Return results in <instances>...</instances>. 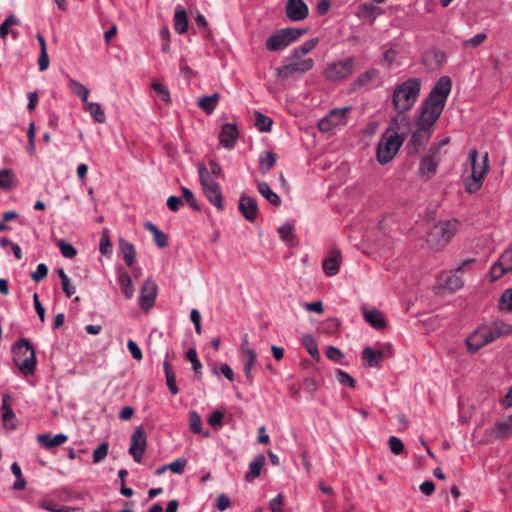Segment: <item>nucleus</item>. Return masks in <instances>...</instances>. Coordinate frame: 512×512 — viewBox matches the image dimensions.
<instances>
[{
  "mask_svg": "<svg viewBox=\"0 0 512 512\" xmlns=\"http://www.w3.org/2000/svg\"><path fill=\"white\" fill-rule=\"evenodd\" d=\"M452 81L448 76L438 79L428 97L421 105V113L417 119V126L433 130L434 124L439 119L447 98L451 92Z\"/></svg>",
  "mask_w": 512,
  "mask_h": 512,
  "instance_id": "f257e3e1",
  "label": "nucleus"
},
{
  "mask_svg": "<svg viewBox=\"0 0 512 512\" xmlns=\"http://www.w3.org/2000/svg\"><path fill=\"white\" fill-rule=\"evenodd\" d=\"M421 81L419 78H409L396 85L391 94V104L398 114H404L412 109L420 95Z\"/></svg>",
  "mask_w": 512,
  "mask_h": 512,
  "instance_id": "f03ea898",
  "label": "nucleus"
},
{
  "mask_svg": "<svg viewBox=\"0 0 512 512\" xmlns=\"http://www.w3.org/2000/svg\"><path fill=\"white\" fill-rule=\"evenodd\" d=\"M469 175L464 178L465 189L468 193L477 192L483 184L485 175L488 172V153L479 159L478 151L474 148L468 154Z\"/></svg>",
  "mask_w": 512,
  "mask_h": 512,
  "instance_id": "7ed1b4c3",
  "label": "nucleus"
},
{
  "mask_svg": "<svg viewBox=\"0 0 512 512\" xmlns=\"http://www.w3.org/2000/svg\"><path fill=\"white\" fill-rule=\"evenodd\" d=\"M13 361L24 376L32 375L36 369V353L27 339H21L12 347Z\"/></svg>",
  "mask_w": 512,
  "mask_h": 512,
  "instance_id": "20e7f679",
  "label": "nucleus"
},
{
  "mask_svg": "<svg viewBox=\"0 0 512 512\" xmlns=\"http://www.w3.org/2000/svg\"><path fill=\"white\" fill-rule=\"evenodd\" d=\"M314 67V60L312 58H305L301 55H294L292 51L288 57L285 58L281 67L276 69V77L285 81L295 75L304 74Z\"/></svg>",
  "mask_w": 512,
  "mask_h": 512,
  "instance_id": "39448f33",
  "label": "nucleus"
},
{
  "mask_svg": "<svg viewBox=\"0 0 512 512\" xmlns=\"http://www.w3.org/2000/svg\"><path fill=\"white\" fill-rule=\"evenodd\" d=\"M403 144V139L393 130L386 131L380 138L376 150L377 161L384 165L389 163Z\"/></svg>",
  "mask_w": 512,
  "mask_h": 512,
  "instance_id": "423d86ee",
  "label": "nucleus"
},
{
  "mask_svg": "<svg viewBox=\"0 0 512 512\" xmlns=\"http://www.w3.org/2000/svg\"><path fill=\"white\" fill-rule=\"evenodd\" d=\"M352 106H344L330 110L318 123V128L322 132H336L348 124L349 114Z\"/></svg>",
  "mask_w": 512,
  "mask_h": 512,
  "instance_id": "0eeeda50",
  "label": "nucleus"
},
{
  "mask_svg": "<svg viewBox=\"0 0 512 512\" xmlns=\"http://www.w3.org/2000/svg\"><path fill=\"white\" fill-rule=\"evenodd\" d=\"M198 174L202 190L208 201L219 211L224 209L223 196L219 184L208 174L207 168L203 164L198 165Z\"/></svg>",
  "mask_w": 512,
  "mask_h": 512,
  "instance_id": "6e6552de",
  "label": "nucleus"
},
{
  "mask_svg": "<svg viewBox=\"0 0 512 512\" xmlns=\"http://www.w3.org/2000/svg\"><path fill=\"white\" fill-rule=\"evenodd\" d=\"M458 225L459 223L455 219L439 222L427 234V242L436 247L445 246L456 234Z\"/></svg>",
  "mask_w": 512,
  "mask_h": 512,
  "instance_id": "1a4fd4ad",
  "label": "nucleus"
},
{
  "mask_svg": "<svg viewBox=\"0 0 512 512\" xmlns=\"http://www.w3.org/2000/svg\"><path fill=\"white\" fill-rule=\"evenodd\" d=\"M356 60L349 56L345 59L328 62L323 70L324 77L331 82L345 80L355 70Z\"/></svg>",
  "mask_w": 512,
  "mask_h": 512,
  "instance_id": "9d476101",
  "label": "nucleus"
},
{
  "mask_svg": "<svg viewBox=\"0 0 512 512\" xmlns=\"http://www.w3.org/2000/svg\"><path fill=\"white\" fill-rule=\"evenodd\" d=\"M509 272H512V243L501 253L498 260L491 266V280L496 281Z\"/></svg>",
  "mask_w": 512,
  "mask_h": 512,
  "instance_id": "9b49d317",
  "label": "nucleus"
},
{
  "mask_svg": "<svg viewBox=\"0 0 512 512\" xmlns=\"http://www.w3.org/2000/svg\"><path fill=\"white\" fill-rule=\"evenodd\" d=\"M147 447V435L143 427H137L131 435L129 453L137 463L142 461Z\"/></svg>",
  "mask_w": 512,
  "mask_h": 512,
  "instance_id": "f8f14e48",
  "label": "nucleus"
},
{
  "mask_svg": "<svg viewBox=\"0 0 512 512\" xmlns=\"http://www.w3.org/2000/svg\"><path fill=\"white\" fill-rule=\"evenodd\" d=\"M440 162L439 147H430L428 154L424 156L419 165V175L430 178L437 171Z\"/></svg>",
  "mask_w": 512,
  "mask_h": 512,
  "instance_id": "ddd939ff",
  "label": "nucleus"
},
{
  "mask_svg": "<svg viewBox=\"0 0 512 512\" xmlns=\"http://www.w3.org/2000/svg\"><path fill=\"white\" fill-rule=\"evenodd\" d=\"M157 295V285L155 281L151 279H147L142 286L140 296H139V305L141 309L148 311L154 305L155 299Z\"/></svg>",
  "mask_w": 512,
  "mask_h": 512,
  "instance_id": "4468645a",
  "label": "nucleus"
},
{
  "mask_svg": "<svg viewBox=\"0 0 512 512\" xmlns=\"http://www.w3.org/2000/svg\"><path fill=\"white\" fill-rule=\"evenodd\" d=\"M285 14L291 21H302L308 17L309 9L303 0H287Z\"/></svg>",
  "mask_w": 512,
  "mask_h": 512,
  "instance_id": "2eb2a0df",
  "label": "nucleus"
},
{
  "mask_svg": "<svg viewBox=\"0 0 512 512\" xmlns=\"http://www.w3.org/2000/svg\"><path fill=\"white\" fill-rule=\"evenodd\" d=\"M489 343H491V340L484 325H481L466 339V345L470 353H475Z\"/></svg>",
  "mask_w": 512,
  "mask_h": 512,
  "instance_id": "dca6fc26",
  "label": "nucleus"
},
{
  "mask_svg": "<svg viewBox=\"0 0 512 512\" xmlns=\"http://www.w3.org/2000/svg\"><path fill=\"white\" fill-rule=\"evenodd\" d=\"M473 261H474V259L465 260L461 264V266H459V267H457L455 269L454 273L449 274V275L446 276V278L443 280L441 286L445 290H447V291H449L451 293L460 290L464 286V281H463L462 277L459 276L457 273L462 271L466 266L471 264Z\"/></svg>",
  "mask_w": 512,
  "mask_h": 512,
  "instance_id": "f3484780",
  "label": "nucleus"
},
{
  "mask_svg": "<svg viewBox=\"0 0 512 512\" xmlns=\"http://www.w3.org/2000/svg\"><path fill=\"white\" fill-rule=\"evenodd\" d=\"M483 325L486 328V331L491 342L495 341L500 337L508 336L512 333V325L502 320H495L493 322L486 323Z\"/></svg>",
  "mask_w": 512,
  "mask_h": 512,
  "instance_id": "a211bd4d",
  "label": "nucleus"
},
{
  "mask_svg": "<svg viewBox=\"0 0 512 512\" xmlns=\"http://www.w3.org/2000/svg\"><path fill=\"white\" fill-rule=\"evenodd\" d=\"M239 210L247 221H255L258 214L257 200L247 195H241L239 199Z\"/></svg>",
  "mask_w": 512,
  "mask_h": 512,
  "instance_id": "6ab92c4d",
  "label": "nucleus"
},
{
  "mask_svg": "<svg viewBox=\"0 0 512 512\" xmlns=\"http://www.w3.org/2000/svg\"><path fill=\"white\" fill-rule=\"evenodd\" d=\"M342 262V254L338 249H333L329 255L323 260L322 268L324 273L329 276H335L340 270Z\"/></svg>",
  "mask_w": 512,
  "mask_h": 512,
  "instance_id": "aec40b11",
  "label": "nucleus"
},
{
  "mask_svg": "<svg viewBox=\"0 0 512 512\" xmlns=\"http://www.w3.org/2000/svg\"><path fill=\"white\" fill-rule=\"evenodd\" d=\"M238 134V129L235 124H224L219 134V141L225 148L232 149L236 144Z\"/></svg>",
  "mask_w": 512,
  "mask_h": 512,
  "instance_id": "412c9836",
  "label": "nucleus"
},
{
  "mask_svg": "<svg viewBox=\"0 0 512 512\" xmlns=\"http://www.w3.org/2000/svg\"><path fill=\"white\" fill-rule=\"evenodd\" d=\"M379 70L370 68L365 72L361 73L352 83V89L354 91L363 88H370L372 84L378 79Z\"/></svg>",
  "mask_w": 512,
  "mask_h": 512,
  "instance_id": "4be33fe9",
  "label": "nucleus"
},
{
  "mask_svg": "<svg viewBox=\"0 0 512 512\" xmlns=\"http://www.w3.org/2000/svg\"><path fill=\"white\" fill-rule=\"evenodd\" d=\"M362 315L364 320L377 330L386 327V321L381 311L376 308L362 307Z\"/></svg>",
  "mask_w": 512,
  "mask_h": 512,
  "instance_id": "5701e85b",
  "label": "nucleus"
},
{
  "mask_svg": "<svg viewBox=\"0 0 512 512\" xmlns=\"http://www.w3.org/2000/svg\"><path fill=\"white\" fill-rule=\"evenodd\" d=\"M68 439L65 434H56L54 436L50 434H39L37 435V441L46 449H50L56 446H60Z\"/></svg>",
  "mask_w": 512,
  "mask_h": 512,
  "instance_id": "b1692460",
  "label": "nucleus"
},
{
  "mask_svg": "<svg viewBox=\"0 0 512 512\" xmlns=\"http://www.w3.org/2000/svg\"><path fill=\"white\" fill-rule=\"evenodd\" d=\"M288 46L289 43L281 30L273 33L266 41V48L273 52L283 50Z\"/></svg>",
  "mask_w": 512,
  "mask_h": 512,
  "instance_id": "393cba45",
  "label": "nucleus"
},
{
  "mask_svg": "<svg viewBox=\"0 0 512 512\" xmlns=\"http://www.w3.org/2000/svg\"><path fill=\"white\" fill-rule=\"evenodd\" d=\"M432 133H433V130H430L425 127L417 126L416 131L413 132V134H412L409 145H413L415 147V150L418 151V149L421 146H423L425 143L428 142Z\"/></svg>",
  "mask_w": 512,
  "mask_h": 512,
  "instance_id": "a878e982",
  "label": "nucleus"
},
{
  "mask_svg": "<svg viewBox=\"0 0 512 512\" xmlns=\"http://www.w3.org/2000/svg\"><path fill=\"white\" fill-rule=\"evenodd\" d=\"M264 464L265 456L263 454L256 455L249 464V472L246 473L245 480L251 482L259 477Z\"/></svg>",
  "mask_w": 512,
  "mask_h": 512,
  "instance_id": "bb28decb",
  "label": "nucleus"
},
{
  "mask_svg": "<svg viewBox=\"0 0 512 512\" xmlns=\"http://www.w3.org/2000/svg\"><path fill=\"white\" fill-rule=\"evenodd\" d=\"M117 280L122 294L126 299H131L134 295V287L130 275L127 272L119 271Z\"/></svg>",
  "mask_w": 512,
  "mask_h": 512,
  "instance_id": "cd10ccee",
  "label": "nucleus"
},
{
  "mask_svg": "<svg viewBox=\"0 0 512 512\" xmlns=\"http://www.w3.org/2000/svg\"><path fill=\"white\" fill-rule=\"evenodd\" d=\"M362 359L368 367H379L383 360V352H378V350L367 346L362 351Z\"/></svg>",
  "mask_w": 512,
  "mask_h": 512,
  "instance_id": "c85d7f7f",
  "label": "nucleus"
},
{
  "mask_svg": "<svg viewBox=\"0 0 512 512\" xmlns=\"http://www.w3.org/2000/svg\"><path fill=\"white\" fill-rule=\"evenodd\" d=\"M257 188L259 193L273 206L278 207L281 204V199L266 182H258Z\"/></svg>",
  "mask_w": 512,
  "mask_h": 512,
  "instance_id": "c756f323",
  "label": "nucleus"
},
{
  "mask_svg": "<svg viewBox=\"0 0 512 512\" xmlns=\"http://www.w3.org/2000/svg\"><path fill=\"white\" fill-rule=\"evenodd\" d=\"M1 411L2 419L5 422V425L10 424L16 419V415L12 409V397L9 394H4L2 396Z\"/></svg>",
  "mask_w": 512,
  "mask_h": 512,
  "instance_id": "7c9ffc66",
  "label": "nucleus"
},
{
  "mask_svg": "<svg viewBox=\"0 0 512 512\" xmlns=\"http://www.w3.org/2000/svg\"><path fill=\"white\" fill-rule=\"evenodd\" d=\"M277 160V154L271 151L262 152L259 155V170L266 174L268 173L273 166L275 165Z\"/></svg>",
  "mask_w": 512,
  "mask_h": 512,
  "instance_id": "2f4dec72",
  "label": "nucleus"
},
{
  "mask_svg": "<svg viewBox=\"0 0 512 512\" xmlns=\"http://www.w3.org/2000/svg\"><path fill=\"white\" fill-rule=\"evenodd\" d=\"M492 433L496 439L509 437L512 434V416L507 421L495 423Z\"/></svg>",
  "mask_w": 512,
  "mask_h": 512,
  "instance_id": "473e14b6",
  "label": "nucleus"
},
{
  "mask_svg": "<svg viewBox=\"0 0 512 512\" xmlns=\"http://www.w3.org/2000/svg\"><path fill=\"white\" fill-rule=\"evenodd\" d=\"M174 28L178 34H185L188 31V16L183 8H179L174 14Z\"/></svg>",
  "mask_w": 512,
  "mask_h": 512,
  "instance_id": "72a5a7b5",
  "label": "nucleus"
},
{
  "mask_svg": "<svg viewBox=\"0 0 512 512\" xmlns=\"http://www.w3.org/2000/svg\"><path fill=\"white\" fill-rule=\"evenodd\" d=\"M119 248L123 255L125 264L129 267L132 266L136 258V251L134 245L130 242L121 239L119 242Z\"/></svg>",
  "mask_w": 512,
  "mask_h": 512,
  "instance_id": "f704fd0d",
  "label": "nucleus"
},
{
  "mask_svg": "<svg viewBox=\"0 0 512 512\" xmlns=\"http://www.w3.org/2000/svg\"><path fill=\"white\" fill-rule=\"evenodd\" d=\"M144 227L147 231L152 233L154 242L159 248H164L168 244V237L167 235L160 231L156 225H154L152 222L148 221L144 224Z\"/></svg>",
  "mask_w": 512,
  "mask_h": 512,
  "instance_id": "c9c22d12",
  "label": "nucleus"
},
{
  "mask_svg": "<svg viewBox=\"0 0 512 512\" xmlns=\"http://www.w3.org/2000/svg\"><path fill=\"white\" fill-rule=\"evenodd\" d=\"M68 78V87L70 88L71 92L75 94L77 97H79L83 102H87L89 97V89L86 88L82 83H80L77 80H74L67 76Z\"/></svg>",
  "mask_w": 512,
  "mask_h": 512,
  "instance_id": "e433bc0d",
  "label": "nucleus"
},
{
  "mask_svg": "<svg viewBox=\"0 0 512 512\" xmlns=\"http://www.w3.org/2000/svg\"><path fill=\"white\" fill-rule=\"evenodd\" d=\"M218 100L219 96L217 93L204 96L198 99V106L207 114H211L215 110Z\"/></svg>",
  "mask_w": 512,
  "mask_h": 512,
  "instance_id": "4c0bfd02",
  "label": "nucleus"
},
{
  "mask_svg": "<svg viewBox=\"0 0 512 512\" xmlns=\"http://www.w3.org/2000/svg\"><path fill=\"white\" fill-rule=\"evenodd\" d=\"M86 110L89 112L90 116L97 123H105L106 115L101 107V105L97 102H86Z\"/></svg>",
  "mask_w": 512,
  "mask_h": 512,
  "instance_id": "58836bf2",
  "label": "nucleus"
},
{
  "mask_svg": "<svg viewBox=\"0 0 512 512\" xmlns=\"http://www.w3.org/2000/svg\"><path fill=\"white\" fill-rule=\"evenodd\" d=\"M278 233L281 240H283L290 246L294 245L295 233L293 225L289 223L283 224L282 226L279 227Z\"/></svg>",
  "mask_w": 512,
  "mask_h": 512,
  "instance_id": "ea45409f",
  "label": "nucleus"
},
{
  "mask_svg": "<svg viewBox=\"0 0 512 512\" xmlns=\"http://www.w3.org/2000/svg\"><path fill=\"white\" fill-rule=\"evenodd\" d=\"M11 472L16 477V481L13 484V489L16 491H22L26 488V480L23 478L21 468L17 462H13L11 465Z\"/></svg>",
  "mask_w": 512,
  "mask_h": 512,
  "instance_id": "a19ab883",
  "label": "nucleus"
},
{
  "mask_svg": "<svg viewBox=\"0 0 512 512\" xmlns=\"http://www.w3.org/2000/svg\"><path fill=\"white\" fill-rule=\"evenodd\" d=\"M255 117V125L259 131L269 132L271 130L273 121L269 116H266L261 112H256Z\"/></svg>",
  "mask_w": 512,
  "mask_h": 512,
  "instance_id": "79ce46f5",
  "label": "nucleus"
},
{
  "mask_svg": "<svg viewBox=\"0 0 512 512\" xmlns=\"http://www.w3.org/2000/svg\"><path fill=\"white\" fill-rule=\"evenodd\" d=\"M498 308L502 312H512V288L506 289L498 302Z\"/></svg>",
  "mask_w": 512,
  "mask_h": 512,
  "instance_id": "37998d69",
  "label": "nucleus"
},
{
  "mask_svg": "<svg viewBox=\"0 0 512 512\" xmlns=\"http://www.w3.org/2000/svg\"><path fill=\"white\" fill-rule=\"evenodd\" d=\"M301 342L305 349L307 350V352L310 354V356H312L313 358L319 356L318 346L312 335H303Z\"/></svg>",
  "mask_w": 512,
  "mask_h": 512,
  "instance_id": "c03bdc74",
  "label": "nucleus"
},
{
  "mask_svg": "<svg viewBox=\"0 0 512 512\" xmlns=\"http://www.w3.org/2000/svg\"><path fill=\"white\" fill-rule=\"evenodd\" d=\"M58 275L61 279L63 292L65 293L67 298H70L76 291L75 286L70 283L67 274L62 268L58 270Z\"/></svg>",
  "mask_w": 512,
  "mask_h": 512,
  "instance_id": "a18cd8bd",
  "label": "nucleus"
},
{
  "mask_svg": "<svg viewBox=\"0 0 512 512\" xmlns=\"http://www.w3.org/2000/svg\"><path fill=\"white\" fill-rule=\"evenodd\" d=\"M99 250L103 255L112 253V243L109 236V230L104 228L99 243Z\"/></svg>",
  "mask_w": 512,
  "mask_h": 512,
  "instance_id": "49530a36",
  "label": "nucleus"
},
{
  "mask_svg": "<svg viewBox=\"0 0 512 512\" xmlns=\"http://www.w3.org/2000/svg\"><path fill=\"white\" fill-rule=\"evenodd\" d=\"M186 358L191 362L194 372L200 377L202 375V364L197 356L195 348H189L186 352Z\"/></svg>",
  "mask_w": 512,
  "mask_h": 512,
  "instance_id": "de8ad7c7",
  "label": "nucleus"
},
{
  "mask_svg": "<svg viewBox=\"0 0 512 512\" xmlns=\"http://www.w3.org/2000/svg\"><path fill=\"white\" fill-rule=\"evenodd\" d=\"M280 30L284 34L289 45L292 44L293 42H295L296 40H298L307 31L306 29H299V28H283Z\"/></svg>",
  "mask_w": 512,
  "mask_h": 512,
  "instance_id": "09e8293b",
  "label": "nucleus"
},
{
  "mask_svg": "<svg viewBox=\"0 0 512 512\" xmlns=\"http://www.w3.org/2000/svg\"><path fill=\"white\" fill-rule=\"evenodd\" d=\"M318 43L317 38H313L310 40L305 41L302 45L299 47L293 49L294 55L297 56L298 54L305 57L310 51H312Z\"/></svg>",
  "mask_w": 512,
  "mask_h": 512,
  "instance_id": "8fccbe9b",
  "label": "nucleus"
},
{
  "mask_svg": "<svg viewBox=\"0 0 512 512\" xmlns=\"http://www.w3.org/2000/svg\"><path fill=\"white\" fill-rule=\"evenodd\" d=\"M152 89L157 93L161 100L167 104L171 103V96L168 88L160 82L154 81L151 85Z\"/></svg>",
  "mask_w": 512,
  "mask_h": 512,
  "instance_id": "3c124183",
  "label": "nucleus"
},
{
  "mask_svg": "<svg viewBox=\"0 0 512 512\" xmlns=\"http://www.w3.org/2000/svg\"><path fill=\"white\" fill-rule=\"evenodd\" d=\"M189 426L193 433L200 434L202 432L201 417L197 411L189 412Z\"/></svg>",
  "mask_w": 512,
  "mask_h": 512,
  "instance_id": "603ef678",
  "label": "nucleus"
},
{
  "mask_svg": "<svg viewBox=\"0 0 512 512\" xmlns=\"http://www.w3.org/2000/svg\"><path fill=\"white\" fill-rule=\"evenodd\" d=\"M57 246L65 258L73 259L77 255V250L73 247V245L64 240H59L57 242Z\"/></svg>",
  "mask_w": 512,
  "mask_h": 512,
  "instance_id": "864d4df0",
  "label": "nucleus"
},
{
  "mask_svg": "<svg viewBox=\"0 0 512 512\" xmlns=\"http://www.w3.org/2000/svg\"><path fill=\"white\" fill-rule=\"evenodd\" d=\"M487 39V34L484 32L474 35L472 38L463 41L465 48H477Z\"/></svg>",
  "mask_w": 512,
  "mask_h": 512,
  "instance_id": "5fc2aeb1",
  "label": "nucleus"
},
{
  "mask_svg": "<svg viewBox=\"0 0 512 512\" xmlns=\"http://www.w3.org/2000/svg\"><path fill=\"white\" fill-rule=\"evenodd\" d=\"M19 24V20L13 14L9 15L4 22L0 25V38L4 39L9 33V28L12 25Z\"/></svg>",
  "mask_w": 512,
  "mask_h": 512,
  "instance_id": "6e6d98bb",
  "label": "nucleus"
},
{
  "mask_svg": "<svg viewBox=\"0 0 512 512\" xmlns=\"http://www.w3.org/2000/svg\"><path fill=\"white\" fill-rule=\"evenodd\" d=\"M336 378L338 382L343 386H347L350 388H354L355 386V380L353 379V377L341 369L336 370Z\"/></svg>",
  "mask_w": 512,
  "mask_h": 512,
  "instance_id": "4d7b16f0",
  "label": "nucleus"
},
{
  "mask_svg": "<svg viewBox=\"0 0 512 512\" xmlns=\"http://www.w3.org/2000/svg\"><path fill=\"white\" fill-rule=\"evenodd\" d=\"M109 445L107 442H102L93 452V462L99 463L106 458L108 454Z\"/></svg>",
  "mask_w": 512,
  "mask_h": 512,
  "instance_id": "13d9d810",
  "label": "nucleus"
},
{
  "mask_svg": "<svg viewBox=\"0 0 512 512\" xmlns=\"http://www.w3.org/2000/svg\"><path fill=\"white\" fill-rule=\"evenodd\" d=\"M388 446L394 455H399L404 450V444L402 440L397 436H391L388 440Z\"/></svg>",
  "mask_w": 512,
  "mask_h": 512,
  "instance_id": "bf43d9fd",
  "label": "nucleus"
},
{
  "mask_svg": "<svg viewBox=\"0 0 512 512\" xmlns=\"http://www.w3.org/2000/svg\"><path fill=\"white\" fill-rule=\"evenodd\" d=\"M182 190V193H183V198L185 199L186 203L195 211H199L200 210V206L198 205V202L193 194V192L186 188V187H182L181 188Z\"/></svg>",
  "mask_w": 512,
  "mask_h": 512,
  "instance_id": "052dcab7",
  "label": "nucleus"
},
{
  "mask_svg": "<svg viewBox=\"0 0 512 512\" xmlns=\"http://www.w3.org/2000/svg\"><path fill=\"white\" fill-rule=\"evenodd\" d=\"M47 275H48L47 265L44 263H40V264H38L36 270L34 272H32L31 278L35 282H39V281L45 279L47 277Z\"/></svg>",
  "mask_w": 512,
  "mask_h": 512,
  "instance_id": "680f3d73",
  "label": "nucleus"
},
{
  "mask_svg": "<svg viewBox=\"0 0 512 512\" xmlns=\"http://www.w3.org/2000/svg\"><path fill=\"white\" fill-rule=\"evenodd\" d=\"M0 187L3 189L12 187V173L10 170L2 169L0 171Z\"/></svg>",
  "mask_w": 512,
  "mask_h": 512,
  "instance_id": "e2e57ef3",
  "label": "nucleus"
},
{
  "mask_svg": "<svg viewBox=\"0 0 512 512\" xmlns=\"http://www.w3.org/2000/svg\"><path fill=\"white\" fill-rule=\"evenodd\" d=\"M186 464L187 460L185 458H178L168 465V469H170L173 473L182 474Z\"/></svg>",
  "mask_w": 512,
  "mask_h": 512,
  "instance_id": "0e129e2a",
  "label": "nucleus"
},
{
  "mask_svg": "<svg viewBox=\"0 0 512 512\" xmlns=\"http://www.w3.org/2000/svg\"><path fill=\"white\" fill-rule=\"evenodd\" d=\"M326 356L334 361V362H337V363H340L341 360L343 359L344 357V354L342 353V351L340 349H338L337 347L335 346H329L326 350Z\"/></svg>",
  "mask_w": 512,
  "mask_h": 512,
  "instance_id": "69168bd1",
  "label": "nucleus"
},
{
  "mask_svg": "<svg viewBox=\"0 0 512 512\" xmlns=\"http://www.w3.org/2000/svg\"><path fill=\"white\" fill-rule=\"evenodd\" d=\"M283 495L279 493L275 498L271 499L269 502V508L271 512H283Z\"/></svg>",
  "mask_w": 512,
  "mask_h": 512,
  "instance_id": "338daca9",
  "label": "nucleus"
},
{
  "mask_svg": "<svg viewBox=\"0 0 512 512\" xmlns=\"http://www.w3.org/2000/svg\"><path fill=\"white\" fill-rule=\"evenodd\" d=\"M183 204H184V202H183L182 198H180L178 196L172 195L167 199V206L173 212L178 211L180 209V207L183 206Z\"/></svg>",
  "mask_w": 512,
  "mask_h": 512,
  "instance_id": "774afa93",
  "label": "nucleus"
}]
</instances>
